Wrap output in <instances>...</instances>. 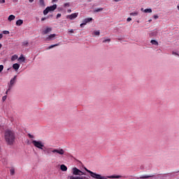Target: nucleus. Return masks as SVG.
<instances>
[{
    "instance_id": "obj_18",
    "label": "nucleus",
    "mask_w": 179,
    "mask_h": 179,
    "mask_svg": "<svg viewBox=\"0 0 179 179\" xmlns=\"http://www.w3.org/2000/svg\"><path fill=\"white\" fill-rule=\"evenodd\" d=\"M151 44H152L153 45H159V42H157V41L155 40H152L150 41Z\"/></svg>"
},
{
    "instance_id": "obj_4",
    "label": "nucleus",
    "mask_w": 179,
    "mask_h": 179,
    "mask_svg": "<svg viewBox=\"0 0 179 179\" xmlns=\"http://www.w3.org/2000/svg\"><path fill=\"white\" fill-rule=\"evenodd\" d=\"M73 176H86L83 171H80L76 167L72 169Z\"/></svg>"
},
{
    "instance_id": "obj_13",
    "label": "nucleus",
    "mask_w": 179,
    "mask_h": 179,
    "mask_svg": "<svg viewBox=\"0 0 179 179\" xmlns=\"http://www.w3.org/2000/svg\"><path fill=\"white\" fill-rule=\"evenodd\" d=\"M70 179H86L85 176H71Z\"/></svg>"
},
{
    "instance_id": "obj_38",
    "label": "nucleus",
    "mask_w": 179,
    "mask_h": 179,
    "mask_svg": "<svg viewBox=\"0 0 179 179\" xmlns=\"http://www.w3.org/2000/svg\"><path fill=\"white\" fill-rule=\"evenodd\" d=\"M172 54H173V55H178V57H179L178 53H177L176 52H173Z\"/></svg>"
},
{
    "instance_id": "obj_20",
    "label": "nucleus",
    "mask_w": 179,
    "mask_h": 179,
    "mask_svg": "<svg viewBox=\"0 0 179 179\" xmlns=\"http://www.w3.org/2000/svg\"><path fill=\"white\" fill-rule=\"evenodd\" d=\"M25 59H26L23 57V55H21L18 59V61H22V62H24Z\"/></svg>"
},
{
    "instance_id": "obj_31",
    "label": "nucleus",
    "mask_w": 179,
    "mask_h": 179,
    "mask_svg": "<svg viewBox=\"0 0 179 179\" xmlns=\"http://www.w3.org/2000/svg\"><path fill=\"white\" fill-rule=\"evenodd\" d=\"M101 10H103V8H97L94 10V12H101Z\"/></svg>"
},
{
    "instance_id": "obj_9",
    "label": "nucleus",
    "mask_w": 179,
    "mask_h": 179,
    "mask_svg": "<svg viewBox=\"0 0 179 179\" xmlns=\"http://www.w3.org/2000/svg\"><path fill=\"white\" fill-rule=\"evenodd\" d=\"M57 36V34H50L48 36V37H47L45 38L46 41H51L52 40H54V38H55V37Z\"/></svg>"
},
{
    "instance_id": "obj_8",
    "label": "nucleus",
    "mask_w": 179,
    "mask_h": 179,
    "mask_svg": "<svg viewBox=\"0 0 179 179\" xmlns=\"http://www.w3.org/2000/svg\"><path fill=\"white\" fill-rule=\"evenodd\" d=\"M78 13H72L66 16V19H70V20H73V19H76L78 17Z\"/></svg>"
},
{
    "instance_id": "obj_25",
    "label": "nucleus",
    "mask_w": 179,
    "mask_h": 179,
    "mask_svg": "<svg viewBox=\"0 0 179 179\" xmlns=\"http://www.w3.org/2000/svg\"><path fill=\"white\" fill-rule=\"evenodd\" d=\"M69 6H71V4H69V3H65L64 4V8H69Z\"/></svg>"
},
{
    "instance_id": "obj_43",
    "label": "nucleus",
    "mask_w": 179,
    "mask_h": 179,
    "mask_svg": "<svg viewBox=\"0 0 179 179\" xmlns=\"http://www.w3.org/2000/svg\"><path fill=\"white\" fill-rule=\"evenodd\" d=\"M69 33H73V29H70V30L69 31Z\"/></svg>"
},
{
    "instance_id": "obj_2",
    "label": "nucleus",
    "mask_w": 179,
    "mask_h": 179,
    "mask_svg": "<svg viewBox=\"0 0 179 179\" xmlns=\"http://www.w3.org/2000/svg\"><path fill=\"white\" fill-rule=\"evenodd\" d=\"M85 171L87 173H89L90 176L92 177V178L95 179H108V178H122L123 176L117 175V176H101V175L99 173H96L87 168H85Z\"/></svg>"
},
{
    "instance_id": "obj_7",
    "label": "nucleus",
    "mask_w": 179,
    "mask_h": 179,
    "mask_svg": "<svg viewBox=\"0 0 179 179\" xmlns=\"http://www.w3.org/2000/svg\"><path fill=\"white\" fill-rule=\"evenodd\" d=\"M17 76H15L13 79L10 80V84L8 85V90H11L13 85H15Z\"/></svg>"
},
{
    "instance_id": "obj_33",
    "label": "nucleus",
    "mask_w": 179,
    "mask_h": 179,
    "mask_svg": "<svg viewBox=\"0 0 179 179\" xmlns=\"http://www.w3.org/2000/svg\"><path fill=\"white\" fill-rule=\"evenodd\" d=\"M28 136H29V138H30L31 139H32L33 138H34V136H33V135H31V134H28Z\"/></svg>"
},
{
    "instance_id": "obj_49",
    "label": "nucleus",
    "mask_w": 179,
    "mask_h": 179,
    "mask_svg": "<svg viewBox=\"0 0 179 179\" xmlns=\"http://www.w3.org/2000/svg\"><path fill=\"white\" fill-rule=\"evenodd\" d=\"M8 92H9V89H8L7 91L6 92V94H8Z\"/></svg>"
},
{
    "instance_id": "obj_32",
    "label": "nucleus",
    "mask_w": 179,
    "mask_h": 179,
    "mask_svg": "<svg viewBox=\"0 0 179 179\" xmlns=\"http://www.w3.org/2000/svg\"><path fill=\"white\" fill-rule=\"evenodd\" d=\"M3 71V65H0V73Z\"/></svg>"
},
{
    "instance_id": "obj_54",
    "label": "nucleus",
    "mask_w": 179,
    "mask_h": 179,
    "mask_svg": "<svg viewBox=\"0 0 179 179\" xmlns=\"http://www.w3.org/2000/svg\"><path fill=\"white\" fill-rule=\"evenodd\" d=\"M149 22H152V20H150Z\"/></svg>"
},
{
    "instance_id": "obj_47",
    "label": "nucleus",
    "mask_w": 179,
    "mask_h": 179,
    "mask_svg": "<svg viewBox=\"0 0 179 179\" xmlns=\"http://www.w3.org/2000/svg\"><path fill=\"white\" fill-rule=\"evenodd\" d=\"M52 2H58V0H52Z\"/></svg>"
},
{
    "instance_id": "obj_40",
    "label": "nucleus",
    "mask_w": 179,
    "mask_h": 179,
    "mask_svg": "<svg viewBox=\"0 0 179 179\" xmlns=\"http://www.w3.org/2000/svg\"><path fill=\"white\" fill-rule=\"evenodd\" d=\"M85 24H84V22L83 21V23L82 24H80V27H83V26H85Z\"/></svg>"
},
{
    "instance_id": "obj_28",
    "label": "nucleus",
    "mask_w": 179,
    "mask_h": 179,
    "mask_svg": "<svg viewBox=\"0 0 179 179\" xmlns=\"http://www.w3.org/2000/svg\"><path fill=\"white\" fill-rule=\"evenodd\" d=\"M52 151V148H48V150H47V153L48 154V155H50V153H51V152Z\"/></svg>"
},
{
    "instance_id": "obj_6",
    "label": "nucleus",
    "mask_w": 179,
    "mask_h": 179,
    "mask_svg": "<svg viewBox=\"0 0 179 179\" xmlns=\"http://www.w3.org/2000/svg\"><path fill=\"white\" fill-rule=\"evenodd\" d=\"M52 153H57L58 155H60V156H62L63 155H65V150L62 148L52 149Z\"/></svg>"
},
{
    "instance_id": "obj_53",
    "label": "nucleus",
    "mask_w": 179,
    "mask_h": 179,
    "mask_svg": "<svg viewBox=\"0 0 179 179\" xmlns=\"http://www.w3.org/2000/svg\"><path fill=\"white\" fill-rule=\"evenodd\" d=\"M141 10L143 11V8H141Z\"/></svg>"
},
{
    "instance_id": "obj_26",
    "label": "nucleus",
    "mask_w": 179,
    "mask_h": 179,
    "mask_svg": "<svg viewBox=\"0 0 179 179\" xmlns=\"http://www.w3.org/2000/svg\"><path fill=\"white\" fill-rule=\"evenodd\" d=\"M94 36H100V31H94Z\"/></svg>"
},
{
    "instance_id": "obj_41",
    "label": "nucleus",
    "mask_w": 179,
    "mask_h": 179,
    "mask_svg": "<svg viewBox=\"0 0 179 179\" xmlns=\"http://www.w3.org/2000/svg\"><path fill=\"white\" fill-rule=\"evenodd\" d=\"M154 19H159V15H154Z\"/></svg>"
},
{
    "instance_id": "obj_10",
    "label": "nucleus",
    "mask_w": 179,
    "mask_h": 179,
    "mask_svg": "<svg viewBox=\"0 0 179 179\" xmlns=\"http://www.w3.org/2000/svg\"><path fill=\"white\" fill-rule=\"evenodd\" d=\"M93 20V18L89 17V18H85L83 22H84V24H87V23H90V22H92Z\"/></svg>"
},
{
    "instance_id": "obj_44",
    "label": "nucleus",
    "mask_w": 179,
    "mask_h": 179,
    "mask_svg": "<svg viewBox=\"0 0 179 179\" xmlns=\"http://www.w3.org/2000/svg\"><path fill=\"white\" fill-rule=\"evenodd\" d=\"M29 2H30V3L34 2V0H29Z\"/></svg>"
},
{
    "instance_id": "obj_11",
    "label": "nucleus",
    "mask_w": 179,
    "mask_h": 179,
    "mask_svg": "<svg viewBox=\"0 0 179 179\" xmlns=\"http://www.w3.org/2000/svg\"><path fill=\"white\" fill-rule=\"evenodd\" d=\"M52 29L48 27L46 28L44 31H43V34H48L50 33V31H52Z\"/></svg>"
},
{
    "instance_id": "obj_22",
    "label": "nucleus",
    "mask_w": 179,
    "mask_h": 179,
    "mask_svg": "<svg viewBox=\"0 0 179 179\" xmlns=\"http://www.w3.org/2000/svg\"><path fill=\"white\" fill-rule=\"evenodd\" d=\"M10 176H15V169L12 168L10 169Z\"/></svg>"
},
{
    "instance_id": "obj_39",
    "label": "nucleus",
    "mask_w": 179,
    "mask_h": 179,
    "mask_svg": "<svg viewBox=\"0 0 179 179\" xmlns=\"http://www.w3.org/2000/svg\"><path fill=\"white\" fill-rule=\"evenodd\" d=\"M131 20H132L131 17H128L127 20V22H131Z\"/></svg>"
},
{
    "instance_id": "obj_52",
    "label": "nucleus",
    "mask_w": 179,
    "mask_h": 179,
    "mask_svg": "<svg viewBox=\"0 0 179 179\" xmlns=\"http://www.w3.org/2000/svg\"><path fill=\"white\" fill-rule=\"evenodd\" d=\"M59 10H62V8H59Z\"/></svg>"
},
{
    "instance_id": "obj_5",
    "label": "nucleus",
    "mask_w": 179,
    "mask_h": 179,
    "mask_svg": "<svg viewBox=\"0 0 179 179\" xmlns=\"http://www.w3.org/2000/svg\"><path fill=\"white\" fill-rule=\"evenodd\" d=\"M32 143L35 148H38V149L43 150V148H44V144H43V142L34 140L32 141Z\"/></svg>"
},
{
    "instance_id": "obj_37",
    "label": "nucleus",
    "mask_w": 179,
    "mask_h": 179,
    "mask_svg": "<svg viewBox=\"0 0 179 179\" xmlns=\"http://www.w3.org/2000/svg\"><path fill=\"white\" fill-rule=\"evenodd\" d=\"M28 44H29V42H24V43H22V45H25V46H27Z\"/></svg>"
},
{
    "instance_id": "obj_21",
    "label": "nucleus",
    "mask_w": 179,
    "mask_h": 179,
    "mask_svg": "<svg viewBox=\"0 0 179 179\" xmlns=\"http://www.w3.org/2000/svg\"><path fill=\"white\" fill-rule=\"evenodd\" d=\"M57 45H59V43L51 45L50 46L48 47V50H51V48H54V47H57Z\"/></svg>"
},
{
    "instance_id": "obj_45",
    "label": "nucleus",
    "mask_w": 179,
    "mask_h": 179,
    "mask_svg": "<svg viewBox=\"0 0 179 179\" xmlns=\"http://www.w3.org/2000/svg\"><path fill=\"white\" fill-rule=\"evenodd\" d=\"M68 13H71V12H72V10L71 9L67 10Z\"/></svg>"
},
{
    "instance_id": "obj_1",
    "label": "nucleus",
    "mask_w": 179,
    "mask_h": 179,
    "mask_svg": "<svg viewBox=\"0 0 179 179\" xmlns=\"http://www.w3.org/2000/svg\"><path fill=\"white\" fill-rule=\"evenodd\" d=\"M4 139L10 146H12L15 143V140L16 139V136L15 135V131L10 129H7L4 132Z\"/></svg>"
},
{
    "instance_id": "obj_50",
    "label": "nucleus",
    "mask_w": 179,
    "mask_h": 179,
    "mask_svg": "<svg viewBox=\"0 0 179 179\" xmlns=\"http://www.w3.org/2000/svg\"><path fill=\"white\" fill-rule=\"evenodd\" d=\"M2 48V44L0 43V50Z\"/></svg>"
},
{
    "instance_id": "obj_30",
    "label": "nucleus",
    "mask_w": 179,
    "mask_h": 179,
    "mask_svg": "<svg viewBox=\"0 0 179 179\" xmlns=\"http://www.w3.org/2000/svg\"><path fill=\"white\" fill-rule=\"evenodd\" d=\"M6 99H8V96L5 95L2 97V101H5L6 100Z\"/></svg>"
},
{
    "instance_id": "obj_55",
    "label": "nucleus",
    "mask_w": 179,
    "mask_h": 179,
    "mask_svg": "<svg viewBox=\"0 0 179 179\" xmlns=\"http://www.w3.org/2000/svg\"><path fill=\"white\" fill-rule=\"evenodd\" d=\"M89 1V2H90V1H92V0H88Z\"/></svg>"
},
{
    "instance_id": "obj_17",
    "label": "nucleus",
    "mask_w": 179,
    "mask_h": 179,
    "mask_svg": "<svg viewBox=\"0 0 179 179\" xmlns=\"http://www.w3.org/2000/svg\"><path fill=\"white\" fill-rule=\"evenodd\" d=\"M39 5L42 8H44L45 6V3L44 2V0H39Z\"/></svg>"
},
{
    "instance_id": "obj_15",
    "label": "nucleus",
    "mask_w": 179,
    "mask_h": 179,
    "mask_svg": "<svg viewBox=\"0 0 179 179\" xmlns=\"http://www.w3.org/2000/svg\"><path fill=\"white\" fill-rule=\"evenodd\" d=\"M60 170H62V171H66L68 170V167H66V166L64 164H62L60 166Z\"/></svg>"
},
{
    "instance_id": "obj_23",
    "label": "nucleus",
    "mask_w": 179,
    "mask_h": 179,
    "mask_svg": "<svg viewBox=\"0 0 179 179\" xmlns=\"http://www.w3.org/2000/svg\"><path fill=\"white\" fill-rule=\"evenodd\" d=\"M139 13H138L137 11L134 12V13H130V16H138Z\"/></svg>"
},
{
    "instance_id": "obj_34",
    "label": "nucleus",
    "mask_w": 179,
    "mask_h": 179,
    "mask_svg": "<svg viewBox=\"0 0 179 179\" xmlns=\"http://www.w3.org/2000/svg\"><path fill=\"white\" fill-rule=\"evenodd\" d=\"M59 17H61V13L57 15L56 19H59Z\"/></svg>"
},
{
    "instance_id": "obj_3",
    "label": "nucleus",
    "mask_w": 179,
    "mask_h": 179,
    "mask_svg": "<svg viewBox=\"0 0 179 179\" xmlns=\"http://www.w3.org/2000/svg\"><path fill=\"white\" fill-rule=\"evenodd\" d=\"M55 9H57V4H54L53 6H48L43 10V15H48L49 12H54Z\"/></svg>"
},
{
    "instance_id": "obj_14",
    "label": "nucleus",
    "mask_w": 179,
    "mask_h": 179,
    "mask_svg": "<svg viewBox=\"0 0 179 179\" xmlns=\"http://www.w3.org/2000/svg\"><path fill=\"white\" fill-rule=\"evenodd\" d=\"M15 19H16V16H15L13 15H10L8 17V22H12V20H15Z\"/></svg>"
},
{
    "instance_id": "obj_51",
    "label": "nucleus",
    "mask_w": 179,
    "mask_h": 179,
    "mask_svg": "<svg viewBox=\"0 0 179 179\" xmlns=\"http://www.w3.org/2000/svg\"><path fill=\"white\" fill-rule=\"evenodd\" d=\"M178 10H179V6H177Z\"/></svg>"
},
{
    "instance_id": "obj_36",
    "label": "nucleus",
    "mask_w": 179,
    "mask_h": 179,
    "mask_svg": "<svg viewBox=\"0 0 179 179\" xmlns=\"http://www.w3.org/2000/svg\"><path fill=\"white\" fill-rule=\"evenodd\" d=\"M46 19H48V17H42L41 22H44V20H46Z\"/></svg>"
},
{
    "instance_id": "obj_24",
    "label": "nucleus",
    "mask_w": 179,
    "mask_h": 179,
    "mask_svg": "<svg viewBox=\"0 0 179 179\" xmlns=\"http://www.w3.org/2000/svg\"><path fill=\"white\" fill-rule=\"evenodd\" d=\"M15 59H17V55H14L11 57V61H15Z\"/></svg>"
},
{
    "instance_id": "obj_42",
    "label": "nucleus",
    "mask_w": 179,
    "mask_h": 179,
    "mask_svg": "<svg viewBox=\"0 0 179 179\" xmlns=\"http://www.w3.org/2000/svg\"><path fill=\"white\" fill-rule=\"evenodd\" d=\"M0 3H5V0H0Z\"/></svg>"
},
{
    "instance_id": "obj_48",
    "label": "nucleus",
    "mask_w": 179,
    "mask_h": 179,
    "mask_svg": "<svg viewBox=\"0 0 179 179\" xmlns=\"http://www.w3.org/2000/svg\"><path fill=\"white\" fill-rule=\"evenodd\" d=\"M115 2H120L121 0H113Z\"/></svg>"
},
{
    "instance_id": "obj_19",
    "label": "nucleus",
    "mask_w": 179,
    "mask_h": 179,
    "mask_svg": "<svg viewBox=\"0 0 179 179\" xmlns=\"http://www.w3.org/2000/svg\"><path fill=\"white\" fill-rule=\"evenodd\" d=\"M145 13H152V8H146L143 10Z\"/></svg>"
},
{
    "instance_id": "obj_27",
    "label": "nucleus",
    "mask_w": 179,
    "mask_h": 179,
    "mask_svg": "<svg viewBox=\"0 0 179 179\" xmlns=\"http://www.w3.org/2000/svg\"><path fill=\"white\" fill-rule=\"evenodd\" d=\"M110 41H111V39H110V38H107V39H105V40H103V43H110Z\"/></svg>"
},
{
    "instance_id": "obj_29",
    "label": "nucleus",
    "mask_w": 179,
    "mask_h": 179,
    "mask_svg": "<svg viewBox=\"0 0 179 179\" xmlns=\"http://www.w3.org/2000/svg\"><path fill=\"white\" fill-rule=\"evenodd\" d=\"M150 177H152V176H143L141 178H150Z\"/></svg>"
},
{
    "instance_id": "obj_35",
    "label": "nucleus",
    "mask_w": 179,
    "mask_h": 179,
    "mask_svg": "<svg viewBox=\"0 0 179 179\" xmlns=\"http://www.w3.org/2000/svg\"><path fill=\"white\" fill-rule=\"evenodd\" d=\"M3 34H9V31H3Z\"/></svg>"
},
{
    "instance_id": "obj_46",
    "label": "nucleus",
    "mask_w": 179,
    "mask_h": 179,
    "mask_svg": "<svg viewBox=\"0 0 179 179\" xmlns=\"http://www.w3.org/2000/svg\"><path fill=\"white\" fill-rule=\"evenodd\" d=\"M2 37H3V35H2V34H0V40L1 38H2Z\"/></svg>"
},
{
    "instance_id": "obj_12",
    "label": "nucleus",
    "mask_w": 179,
    "mask_h": 179,
    "mask_svg": "<svg viewBox=\"0 0 179 179\" xmlns=\"http://www.w3.org/2000/svg\"><path fill=\"white\" fill-rule=\"evenodd\" d=\"M13 68L15 69V71H17L19 68H20V64L15 63L13 65Z\"/></svg>"
},
{
    "instance_id": "obj_16",
    "label": "nucleus",
    "mask_w": 179,
    "mask_h": 179,
    "mask_svg": "<svg viewBox=\"0 0 179 179\" xmlns=\"http://www.w3.org/2000/svg\"><path fill=\"white\" fill-rule=\"evenodd\" d=\"M16 26H22L23 24V20H18L15 23Z\"/></svg>"
}]
</instances>
